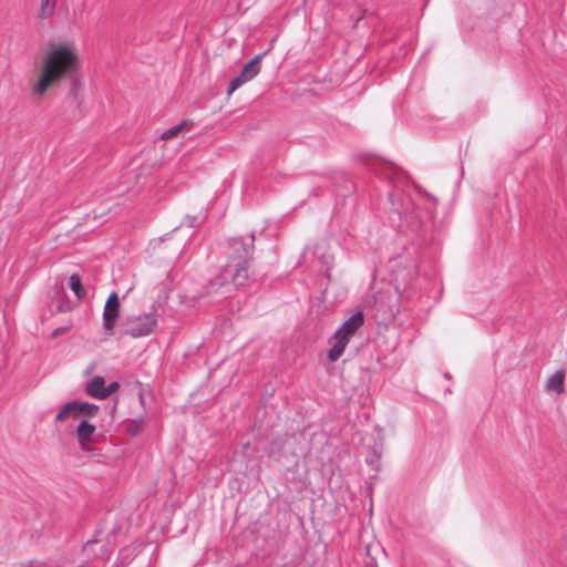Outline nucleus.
Listing matches in <instances>:
<instances>
[{
    "mask_svg": "<svg viewBox=\"0 0 567 567\" xmlns=\"http://www.w3.org/2000/svg\"><path fill=\"white\" fill-rule=\"evenodd\" d=\"M95 432V426L87 421L83 420L76 429V437L80 446L87 450L89 443L92 441V435Z\"/></svg>",
    "mask_w": 567,
    "mask_h": 567,
    "instance_id": "0eeeda50",
    "label": "nucleus"
},
{
    "mask_svg": "<svg viewBox=\"0 0 567 567\" xmlns=\"http://www.w3.org/2000/svg\"><path fill=\"white\" fill-rule=\"evenodd\" d=\"M251 260V249L248 246L240 245L227 259L224 270L213 277L207 286V293H216L221 288L233 282L235 286H244L249 278V262Z\"/></svg>",
    "mask_w": 567,
    "mask_h": 567,
    "instance_id": "f03ea898",
    "label": "nucleus"
},
{
    "mask_svg": "<svg viewBox=\"0 0 567 567\" xmlns=\"http://www.w3.org/2000/svg\"><path fill=\"white\" fill-rule=\"evenodd\" d=\"M70 288L75 293V296L79 299H82L85 297L86 292L85 289L82 286L81 277L78 274H73L70 277Z\"/></svg>",
    "mask_w": 567,
    "mask_h": 567,
    "instance_id": "ddd939ff",
    "label": "nucleus"
},
{
    "mask_svg": "<svg viewBox=\"0 0 567 567\" xmlns=\"http://www.w3.org/2000/svg\"><path fill=\"white\" fill-rule=\"evenodd\" d=\"M75 410L78 411L79 417L81 416H94L99 412V406L93 403L82 402L79 400L73 401Z\"/></svg>",
    "mask_w": 567,
    "mask_h": 567,
    "instance_id": "9d476101",
    "label": "nucleus"
},
{
    "mask_svg": "<svg viewBox=\"0 0 567 567\" xmlns=\"http://www.w3.org/2000/svg\"><path fill=\"white\" fill-rule=\"evenodd\" d=\"M55 3L51 0H40L39 17L43 20L49 19L54 12Z\"/></svg>",
    "mask_w": 567,
    "mask_h": 567,
    "instance_id": "4468645a",
    "label": "nucleus"
},
{
    "mask_svg": "<svg viewBox=\"0 0 567 567\" xmlns=\"http://www.w3.org/2000/svg\"><path fill=\"white\" fill-rule=\"evenodd\" d=\"M190 127V123L189 122H183V123H179V126H178V130L179 132L184 128H189Z\"/></svg>",
    "mask_w": 567,
    "mask_h": 567,
    "instance_id": "aec40b11",
    "label": "nucleus"
},
{
    "mask_svg": "<svg viewBox=\"0 0 567 567\" xmlns=\"http://www.w3.org/2000/svg\"><path fill=\"white\" fill-rule=\"evenodd\" d=\"M120 389V384L117 382H112L107 386H105L104 399L110 396L112 393L116 392Z\"/></svg>",
    "mask_w": 567,
    "mask_h": 567,
    "instance_id": "a211bd4d",
    "label": "nucleus"
},
{
    "mask_svg": "<svg viewBox=\"0 0 567 567\" xmlns=\"http://www.w3.org/2000/svg\"><path fill=\"white\" fill-rule=\"evenodd\" d=\"M70 329V327H60V328H56L52 331V334L51 337L52 338H58L59 336L65 333L68 330Z\"/></svg>",
    "mask_w": 567,
    "mask_h": 567,
    "instance_id": "6ab92c4d",
    "label": "nucleus"
},
{
    "mask_svg": "<svg viewBox=\"0 0 567 567\" xmlns=\"http://www.w3.org/2000/svg\"><path fill=\"white\" fill-rule=\"evenodd\" d=\"M105 545L102 544L100 540H92L87 542L84 547L83 551L86 556H90L91 554H96L97 551H102L101 560L104 561V556L107 555V550L104 549Z\"/></svg>",
    "mask_w": 567,
    "mask_h": 567,
    "instance_id": "f8f14e48",
    "label": "nucleus"
},
{
    "mask_svg": "<svg viewBox=\"0 0 567 567\" xmlns=\"http://www.w3.org/2000/svg\"><path fill=\"white\" fill-rule=\"evenodd\" d=\"M264 54L256 55L252 60H250L247 64L244 65L241 72L238 76H236L229 84L227 89V95H231L241 85L254 80L260 72V62Z\"/></svg>",
    "mask_w": 567,
    "mask_h": 567,
    "instance_id": "39448f33",
    "label": "nucleus"
},
{
    "mask_svg": "<svg viewBox=\"0 0 567 567\" xmlns=\"http://www.w3.org/2000/svg\"><path fill=\"white\" fill-rule=\"evenodd\" d=\"M70 419L71 420L79 419V414H78V411L75 410L73 401L68 402L64 405H62V408L60 409L59 413L55 416V422H64Z\"/></svg>",
    "mask_w": 567,
    "mask_h": 567,
    "instance_id": "1a4fd4ad",
    "label": "nucleus"
},
{
    "mask_svg": "<svg viewBox=\"0 0 567 567\" xmlns=\"http://www.w3.org/2000/svg\"><path fill=\"white\" fill-rule=\"evenodd\" d=\"M157 324V319L153 313H143L138 316H128L124 319L123 332L132 338H141L153 332Z\"/></svg>",
    "mask_w": 567,
    "mask_h": 567,
    "instance_id": "20e7f679",
    "label": "nucleus"
},
{
    "mask_svg": "<svg viewBox=\"0 0 567 567\" xmlns=\"http://www.w3.org/2000/svg\"><path fill=\"white\" fill-rule=\"evenodd\" d=\"M363 313L358 311L353 313L343 324L336 331L332 337V346L329 350L328 358L330 361H337L343 353L349 340L363 324Z\"/></svg>",
    "mask_w": 567,
    "mask_h": 567,
    "instance_id": "7ed1b4c3",
    "label": "nucleus"
},
{
    "mask_svg": "<svg viewBox=\"0 0 567 567\" xmlns=\"http://www.w3.org/2000/svg\"><path fill=\"white\" fill-rule=\"evenodd\" d=\"M565 374L563 371L555 372L547 381V389L555 391L556 393L564 392Z\"/></svg>",
    "mask_w": 567,
    "mask_h": 567,
    "instance_id": "9b49d317",
    "label": "nucleus"
},
{
    "mask_svg": "<svg viewBox=\"0 0 567 567\" xmlns=\"http://www.w3.org/2000/svg\"><path fill=\"white\" fill-rule=\"evenodd\" d=\"M86 393L97 400H104L105 381L104 378L96 375L92 378L85 388Z\"/></svg>",
    "mask_w": 567,
    "mask_h": 567,
    "instance_id": "6e6552de",
    "label": "nucleus"
},
{
    "mask_svg": "<svg viewBox=\"0 0 567 567\" xmlns=\"http://www.w3.org/2000/svg\"><path fill=\"white\" fill-rule=\"evenodd\" d=\"M120 315V299L116 292H112L104 306L103 326L106 331H112Z\"/></svg>",
    "mask_w": 567,
    "mask_h": 567,
    "instance_id": "423d86ee",
    "label": "nucleus"
},
{
    "mask_svg": "<svg viewBox=\"0 0 567 567\" xmlns=\"http://www.w3.org/2000/svg\"><path fill=\"white\" fill-rule=\"evenodd\" d=\"M175 136H177V125H174L171 128H168L167 131L163 132L161 134V140L166 141V140L175 137Z\"/></svg>",
    "mask_w": 567,
    "mask_h": 567,
    "instance_id": "dca6fc26",
    "label": "nucleus"
},
{
    "mask_svg": "<svg viewBox=\"0 0 567 567\" xmlns=\"http://www.w3.org/2000/svg\"><path fill=\"white\" fill-rule=\"evenodd\" d=\"M79 56L74 44H59L49 50L42 59L38 80L32 85V94L42 97L62 79L72 75L78 69Z\"/></svg>",
    "mask_w": 567,
    "mask_h": 567,
    "instance_id": "f257e3e1",
    "label": "nucleus"
},
{
    "mask_svg": "<svg viewBox=\"0 0 567 567\" xmlns=\"http://www.w3.org/2000/svg\"><path fill=\"white\" fill-rule=\"evenodd\" d=\"M143 422H133L127 426V431L131 435H136L142 429Z\"/></svg>",
    "mask_w": 567,
    "mask_h": 567,
    "instance_id": "f3484780",
    "label": "nucleus"
},
{
    "mask_svg": "<svg viewBox=\"0 0 567 567\" xmlns=\"http://www.w3.org/2000/svg\"><path fill=\"white\" fill-rule=\"evenodd\" d=\"M197 221H198V217L197 216H195V215H185L183 220H182V224L188 226L189 228H192V227L196 226Z\"/></svg>",
    "mask_w": 567,
    "mask_h": 567,
    "instance_id": "2eb2a0df",
    "label": "nucleus"
}]
</instances>
